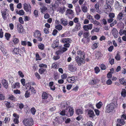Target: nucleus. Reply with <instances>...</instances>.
Returning a JSON list of instances; mask_svg holds the SVG:
<instances>
[{
  "label": "nucleus",
  "mask_w": 126,
  "mask_h": 126,
  "mask_svg": "<svg viewBox=\"0 0 126 126\" xmlns=\"http://www.w3.org/2000/svg\"><path fill=\"white\" fill-rule=\"evenodd\" d=\"M78 56L75 57V60L79 66L81 65L82 63H85V54L83 51L81 50H78L77 52Z\"/></svg>",
  "instance_id": "nucleus-1"
},
{
  "label": "nucleus",
  "mask_w": 126,
  "mask_h": 126,
  "mask_svg": "<svg viewBox=\"0 0 126 126\" xmlns=\"http://www.w3.org/2000/svg\"><path fill=\"white\" fill-rule=\"evenodd\" d=\"M66 105L65 104L64 105L63 104L64 107H66L65 110H63V116L66 115V116L70 117L72 116L74 113V109L72 107H70L68 105L67 102H66Z\"/></svg>",
  "instance_id": "nucleus-2"
},
{
  "label": "nucleus",
  "mask_w": 126,
  "mask_h": 126,
  "mask_svg": "<svg viewBox=\"0 0 126 126\" xmlns=\"http://www.w3.org/2000/svg\"><path fill=\"white\" fill-rule=\"evenodd\" d=\"M65 15L67 16L69 19H72L75 17L74 11L72 9L68 8L65 12Z\"/></svg>",
  "instance_id": "nucleus-3"
},
{
  "label": "nucleus",
  "mask_w": 126,
  "mask_h": 126,
  "mask_svg": "<svg viewBox=\"0 0 126 126\" xmlns=\"http://www.w3.org/2000/svg\"><path fill=\"white\" fill-rule=\"evenodd\" d=\"M23 123L25 126H31L33 124V120L31 118L25 119L23 121Z\"/></svg>",
  "instance_id": "nucleus-4"
},
{
  "label": "nucleus",
  "mask_w": 126,
  "mask_h": 126,
  "mask_svg": "<svg viewBox=\"0 0 126 126\" xmlns=\"http://www.w3.org/2000/svg\"><path fill=\"white\" fill-rule=\"evenodd\" d=\"M115 107V104L113 103H110L108 105L106 108V111L107 113H110L112 111Z\"/></svg>",
  "instance_id": "nucleus-5"
},
{
  "label": "nucleus",
  "mask_w": 126,
  "mask_h": 126,
  "mask_svg": "<svg viewBox=\"0 0 126 126\" xmlns=\"http://www.w3.org/2000/svg\"><path fill=\"white\" fill-rule=\"evenodd\" d=\"M76 64L74 63H71L68 66L69 70L71 71L74 72L76 71L77 68L76 67Z\"/></svg>",
  "instance_id": "nucleus-6"
},
{
  "label": "nucleus",
  "mask_w": 126,
  "mask_h": 126,
  "mask_svg": "<svg viewBox=\"0 0 126 126\" xmlns=\"http://www.w3.org/2000/svg\"><path fill=\"white\" fill-rule=\"evenodd\" d=\"M24 9L27 12H29L30 14L31 13V6L29 4H27L25 3L24 5Z\"/></svg>",
  "instance_id": "nucleus-7"
},
{
  "label": "nucleus",
  "mask_w": 126,
  "mask_h": 126,
  "mask_svg": "<svg viewBox=\"0 0 126 126\" xmlns=\"http://www.w3.org/2000/svg\"><path fill=\"white\" fill-rule=\"evenodd\" d=\"M71 39L69 38H63V46L66 47H69L70 46L69 43H70Z\"/></svg>",
  "instance_id": "nucleus-8"
},
{
  "label": "nucleus",
  "mask_w": 126,
  "mask_h": 126,
  "mask_svg": "<svg viewBox=\"0 0 126 126\" xmlns=\"http://www.w3.org/2000/svg\"><path fill=\"white\" fill-rule=\"evenodd\" d=\"M1 13L4 20H6L7 19V15L8 13V10L6 9H5L3 11H1Z\"/></svg>",
  "instance_id": "nucleus-9"
},
{
  "label": "nucleus",
  "mask_w": 126,
  "mask_h": 126,
  "mask_svg": "<svg viewBox=\"0 0 126 126\" xmlns=\"http://www.w3.org/2000/svg\"><path fill=\"white\" fill-rule=\"evenodd\" d=\"M76 77L74 76L68 77L67 78V80L69 82L71 83H74L76 81Z\"/></svg>",
  "instance_id": "nucleus-10"
},
{
  "label": "nucleus",
  "mask_w": 126,
  "mask_h": 126,
  "mask_svg": "<svg viewBox=\"0 0 126 126\" xmlns=\"http://www.w3.org/2000/svg\"><path fill=\"white\" fill-rule=\"evenodd\" d=\"M112 33L114 37L115 38H117L118 36V32L116 29L114 28L112 30Z\"/></svg>",
  "instance_id": "nucleus-11"
},
{
  "label": "nucleus",
  "mask_w": 126,
  "mask_h": 126,
  "mask_svg": "<svg viewBox=\"0 0 126 126\" xmlns=\"http://www.w3.org/2000/svg\"><path fill=\"white\" fill-rule=\"evenodd\" d=\"M124 15V14L122 12L119 13L117 16V20L120 21H121L123 20Z\"/></svg>",
  "instance_id": "nucleus-12"
},
{
  "label": "nucleus",
  "mask_w": 126,
  "mask_h": 126,
  "mask_svg": "<svg viewBox=\"0 0 126 126\" xmlns=\"http://www.w3.org/2000/svg\"><path fill=\"white\" fill-rule=\"evenodd\" d=\"M57 1H58V2H56L55 4H51V6L52 7V10H53V9H55L56 8L58 7L60 4H61V3L60 2V1H61L62 0H57Z\"/></svg>",
  "instance_id": "nucleus-13"
},
{
  "label": "nucleus",
  "mask_w": 126,
  "mask_h": 126,
  "mask_svg": "<svg viewBox=\"0 0 126 126\" xmlns=\"http://www.w3.org/2000/svg\"><path fill=\"white\" fill-rule=\"evenodd\" d=\"M81 24L80 23L76 24L74 28L73 29V32L78 31L80 30L81 27Z\"/></svg>",
  "instance_id": "nucleus-14"
},
{
  "label": "nucleus",
  "mask_w": 126,
  "mask_h": 126,
  "mask_svg": "<svg viewBox=\"0 0 126 126\" xmlns=\"http://www.w3.org/2000/svg\"><path fill=\"white\" fill-rule=\"evenodd\" d=\"M59 45V41L58 40H56L54 41L52 44L51 46L53 48H55L58 47Z\"/></svg>",
  "instance_id": "nucleus-15"
},
{
  "label": "nucleus",
  "mask_w": 126,
  "mask_h": 126,
  "mask_svg": "<svg viewBox=\"0 0 126 126\" xmlns=\"http://www.w3.org/2000/svg\"><path fill=\"white\" fill-rule=\"evenodd\" d=\"M58 48L59 49V50L56 52V54L57 55L60 54L62 53L63 52V47L62 48L61 46H59L58 47Z\"/></svg>",
  "instance_id": "nucleus-16"
},
{
  "label": "nucleus",
  "mask_w": 126,
  "mask_h": 126,
  "mask_svg": "<svg viewBox=\"0 0 126 126\" xmlns=\"http://www.w3.org/2000/svg\"><path fill=\"white\" fill-rule=\"evenodd\" d=\"M1 83L4 88L6 89L7 88L8 86V84L6 80L2 79V80Z\"/></svg>",
  "instance_id": "nucleus-17"
},
{
  "label": "nucleus",
  "mask_w": 126,
  "mask_h": 126,
  "mask_svg": "<svg viewBox=\"0 0 126 126\" xmlns=\"http://www.w3.org/2000/svg\"><path fill=\"white\" fill-rule=\"evenodd\" d=\"M114 2V0H106V3L107 5L109 6V8L110 10H111V7L110 6V5L112 4Z\"/></svg>",
  "instance_id": "nucleus-18"
},
{
  "label": "nucleus",
  "mask_w": 126,
  "mask_h": 126,
  "mask_svg": "<svg viewBox=\"0 0 126 126\" xmlns=\"http://www.w3.org/2000/svg\"><path fill=\"white\" fill-rule=\"evenodd\" d=\"M88 114L90 117L92 118L95 116L93 111L91 110H90L88 111Z\"/></svg>",
  "instance_id": "nucleus-19"
},
{
  "label": "nucleus",
  "mask_w": 126,
  "mask_h": 126,
  "mask_svg": "<svg viewBox=\"0 0 126 126\" xmlns=\"http://www.w3.org/2000/svg\"><path fill=\"white\" fill-rule=\"evenodd\" d=\"M17 29L19 33H22L23 30V26L21 24L17 25Z\"/></svg>",
  "instance_id": "nucleus-20"
},
{
  "label": "nucleus",
  "mask_w": 126,
  "mask_h": 126,
  "mask_svg": "<svg viewBox=\"0 0 126 126\" xmlns=\"http://www.w3.org/2000/svg\"><path fill=\"white\" fill-rule=\"evenodd\" d=\"M41 33L38 30H36L34 32V36L35 38L38 37L40 36Z\"/></svg>",
  "instance_id": "nucleus-21"
},
{
  "label": "nucleus",
  "mask_w": 126,
  "mask_h": 126,
  "mask_svg": "<svg viewBox=\"0 0 126 126\" xmlns=\"http://www.w3.org/2000/svg\"><path fill=\"white\" fill-rule=\"evenodd\" d=\"M119 33L120 36H122L123 34L126 36V30L121 29L119 31Z\"/></svg>",
  "instance_id": "nucleus-22"
},
{
  "label": "nucleus",
  "mask_w": 126,
  "mask_h": 126,
  "mask_svg": "<svg viewBox=\"0 0 126 126\" xmlns=\"http://www.w3.org/2000/svg\"><path fill=\"white\" fill-rule=\"evenodd\" d=\"M98 82V80L96 79H94L90 81L89 82V84H95Z\"/></svg>",
  "instance_id": "nucleus-23"
},
{
  "label": "nucleus",
  "mask_w": 126,
  "mask_h": 126,
  "mask_svg": "<svg viewBox=\"0 0 126 126\" xmlns=\"http://www.w3.org/2000/svg\"><path fill=\"white\" fill-rule=\"evenodd\" d=\"M48 96V94L47 93L45 92H44L42 95V98L44 99H46L47 98Z\"/></svg>",
  "instance_id": "nucleus-24"
},
{
  "label": "nucleus",
  "mask_w": 126,
  "mask_h": 126,
  "mask_svg": "<svg viewBox=\"0 0 126 126\" xmlns=\"http://www.w3.org/2000/svg\"><path fill=\"white\" fill-rule=\"evenodd\" d=\"M12 88H17L19 87V83H15V84H12Z\"/></svg>",
  "instance_id": "nucleus-25"
},
{
  "label": "nucleus",
  "mask_w": 126,
  "mask_h": 126,
  "mask_svg": "<svg viewBox=\"0 0 126 126\" xmlns=\"http://www.w3.org/2000/svg\"><path fill=\"white\" fill-rule=\"evenodd\" d=\"M121 96L123 97H126V90L125 89H123L122 90V92H121Z\"/></svg>",
  "instance_id": "nucleus-26"
},
{
  "label": "nucleus",
  "mask_w": 126,
  "mask_h": 126,
  "mask_svg": "<svg viewBox=\"0 0 126 126\" xmlns=\"http://www.w3.org/2000/svg\"><path fill=\"white\" fill-rule=\"evenodd\" d=\"M94 7L96 10V11L98 13H99V11H98L99 8V2H97L95 5Z\"/></svg>",
  "instance_id": "nucleus-27"
},
{
  "label": "nucleus",
  "mask_w": 126,
  "mask_h": 126,
  "mask_svg": "<svg viewBox=\"0 0 126 126\" xmlns=\"http://www.w3.org/2000/svg\"><path fill=\"white\" fill-rule=\"evenodd\" d=\"M75 10L77 14L79 15L81 11L80 7L79 6H76Z\"/></svg>",
  "instance_id": "nucleus-28"
},
{
  "label": "nucleus",
  "mask_w": 126,
  "mask_h": 126,
  "mask_svg": "<svg viewBox=\"0 0 126 126\" xmlns=\"http://www.w3.org/2000/svg\"><path fill=\"white\" fill-rule=\"evenodd\" d=\"M87 18L88 19H89L91 22L94 19L92 16L89 14H88L87 15Z\"/></svg>",
  "instance_id": "nucleus-29"
},
{
  "label": "nucleus",
  "mask_w": 126,
  "mask_h": 126,
  "mask_svg": "<svg viewBox=\"0 0 126 126\" xmlns=\"http://www.w3.org/2000/svg\"><path fill=\"white\" fill-rule=\"evenodd\" d=\"M13 42L14 43H12V46H14L15 44H18L19 42V40L17 38H14L13 39Z\"/></svg>",
  "instance_id": "nucleus-30"
},
{
  "label": "nucleus",
  "mask_w": 126,
  "mask_h": 126,
  "mask_svg": "<svg viewBox=\"0 0 126 126\" xmlns=\"http://www.w3.org/2000/svg\"><path fill=\"white\" fill-rule=\"evenodd\" d=\"M38 48L40 49L43 50L44 49V46L43 44L40 43L38 45Z\"/></svg>",
  "instance_id": "nucleus-31"
},
{
  "label": "nucleus",
  "mask_w": 126,
  "mask_h": 126,
  "mask_svg": "<svg viewBox=\"0 0 126 126\" xmlns=\"http://www.w3.org/2000/svg\"><path fill=\"white\" fill-rule=\"evenodd\" d=\"M20 50H21L20 49H19L18 48H14V50H13V52L16 54H19V51Z\"/></svg>",
  "instance_id": "nucleus-32"
},
{
  "label": "nucleus",
  "mask_w": 126,
  "mask_h": 126,
  "mask_svg": "<svg viewBox=\"0 0 126 126\" xmlns=\"http://www.w3.org/2000/svg\"><path fill=\"white\" fill-rule=\"evenodd\" d=\"M8 98L10 100H11L15 101L16 98L13 95L11 94L9 95V96Z\"/></svg>",
  "instance_id": "nucleus-33"
},
{
  "label": "nucleus",
  "mask_w": 126,
  "mask_h": 126,
  "mask_svg": "<svg viewBox=\"0 0 126 126\" xmlns=\"http://www.w3.org/2000/svg\"><path fill=\"white\" fill-rule=\"evenodd\" d=\"M31 90V91L33 93L35 94L36 93L35 90L34 88L32 87L31 86H30V87L29 88L28 90Z\"/></svg>",
  "instance_id": "nucleus-34"
},
{
  "label": "nucleus",
  "mask_w": 126,
  "mask_h": 126,
  "mask_svg": "<svg viewBox=\"0 0 126 126\" xmlns=\"http://www.w3.org/2000/svg\"><path fill=\"white\" fill-rule=\"evenodd\" d=\"M115 6L116 9H118L120 8V5L118 1H116Z\"/></svg>",
  "instance_id": "nucleus-35"
},
{
  "label": "nucleus",
  "mask_w": 126,
  "mask_h": 126,
  "mask_svg": "<svg viewBox=\"0 0 126 126\" xmlns=\"http://www.w3.org/2000/svg\"><path fill=\"white\" fill-rule=\"evenodd\" d=\"M5 105L8 108L12 107L10 105V103L8 101L5 102Z\"/></svg>",
  "instance_id": "nucleus-36"
},
{
  "label": "nucleus",
  "mask_w": 126,
  "mask_h": 126,
  "mask_svg": "<svg viewBox=\"0 0 126 126\" xmlns=\"http://www.w3.org/2000/svg\"><path fill=\"white\" fill-rule=\"evenodd\" d=\"M46 70V69L42 68H40L39 69V72L40 74H42L44 73Z\"/></svg>",
  "instance_id": "nucleus-37"
},
{
  "label": "nucleus",
  "mask_w": 126,
  "mask_h": 126,
  "mask_svg": "<svg viewBox=\"0 0 126 126\" xmlns=\"http://www.w3.org/2000/svg\"><path fill=\"white\" fill-rule=\"evenodd\" d=\"M91 22L96 26L99 25L100 24V23L99 22L96 20H94V19Z\"/></svg>",
  "instance_id": "nucleus-38"
},
{
  "label": "nucleus",
  "mask_w": 126,
  "mask_h": 126,
  "mask_svg": "<svg viewBox=\"0 0 126 126\" xmlns=\"http://www.w3.org/2000/svg\"><path fill=\"white\" fill-rule=\"evenodd\" d=\"M55 28L58 30H61L62 28V26L60 24L57 25L55 26Z\"/></svg>",
  "instance_id": "nucleus-39"
},
{
  "label": "nucleus",
  "mask_w": 126,
  "mask_h": 126,
  "mask_svg": "<svg viewBox=\"0 0 126 126\" xmlns=\"http://www.w3.org/2000/svg\"><path fill=\"white\" fill-rule=\"evenodd\" d=\"M5 36L7 40H9L11 36V34L8 33H6L5 34Z\"/></svg>",
  "instance_id": "nucleus-40"
},
{
  "label": "nucleus",
  "mask_w": 126,
  "mask_h": 126,
  "mask_svg": "<svg viewBox=\"0 0 126 126\" xmlns=\"http://www.w3.org/2000/svg\"><path fill=\"white\" fill-rule=\"evenodd\" d=\"M117 121L119 123L122 125H124L125 123V122L123 119H118Z\"/></svg>",
  "instance_id": "nucleus-41"
},
{
  "label": "nucleus",
  "mask_w": 126,
  "mask_h": 126,
  "mask_svg": "<svg viewBox=\"0 0 126 126\" xmlns=\"http://www.w3.org/2000/svg\"><path fill=\"white\" fill-rule=\"evenodd\" d=\"M5 98V97L4 95L1 92H0V100H3Z\"/></svg>",
  "instance_id": "nucleus-42"
},
{
  "label": "nucleus",
  "mask_w": 126,
  "mask_h": 126,
  "mask_svg": "<svg viewBox=\"0 0 126 126\" xmlns=\"http://www.w3.org/2000/svg\"><path fill=\"white\" fill-rule=\"evenodd\" d=\"M76 113L78 115L81 114L83 113L82 111L80 109H78L77 110Z\"/></svg>",
  "instance_id": "nucleus-43"
},
{
  "label": "nucleus",
  "mask_w": 126,
  "mask_h": 126,
  "mask_svg": "<svg viewBox=\"0 0 126 126\" xmlns=\"http://www.w3.org/2000/svg\"><path fill=\"white\" fill-rule=\"evenodd\" d=\"M92 123L91 121H88L87 122L86 124H84V126H93Z\"/></svg>",
  "instance_id": "nucleus-44"
},
{
  "label": "nucleus",
  "mask_w": 126,
  "mask_h": 126,
  "mask_svg": "<svg viewBox=\"0 0 126 126\" xmlns=\"http://www.w3.org/2000/svg\"><path fill=\"white\" fill-rule=\"evenodd\" d=\"M109 16L110 17V18H113L115 17V14L113 13H110L109 14Z\"/></svg>",
  "instance_id": "nucleus-45"
},
{
  "label": "nucleus",
  "mask_w": 126,
  "mask_h": 126,
  "mask_svg": "<svg viewBox=\"0 0 126 126\" xmlns=\"http://www.w3.org/2000/svg\"><path fill=\"white\" fill-rule=\"evenodd\" d=\"M101 53L99 52H98L96 53L95 55L96 56V58L98 59L100 57Z\"/></svg>",
  "instance_id": "nucleus-46"
},
{
  "label": "nucleus",
  "mask_w": 126,
  "mask_h": 126,
  "mask_svg": "<svg viewBox=\"0 0 126 126\" xmlns=\"http://www.w3.org/2000/svg\"><path fill=\"white\" fill-rule=\"evenodd\" d=\"M102 103L100 102L96 105V107L98 109H100L102 106Z\"/></svg>",
  "instance_id": "nucleus-47"
},
{
  "label": "nucleus",
  "mask_w": 126,
  "mask_h": 126,
  "mask_svg": "<svg viewBox=\"0 0 126 126\" xmlns=\"http://www.w3.org/2000/svg\"><path fill=\"white\" fill-rule=\"evenodd\" d=\"M82 9L83 12L84 13L86 12L87 11V7L85 6H83L82 7Z\"/></svg>",
  "instance_id": "nucleus-48"
},
{
  "label": "nucleus",
  "mask_w": 126,
  "mask_h": 126,
  "mask_svg": "<svg viewBox=\"0 0 126 126\" xmlns=\"http://www.w3.org/2000/svg\"><path fill=\"white\" fill-rule=\"evenodd\" d=\"M33 13L36 17H37L38 16V11L37 10H35L34 11Z\"/></svg>",
  "instance_id": "nucleus-49"
},
{
  "label": "nucleus",
  "mask_w": 126,
  "mask_h": 126,
  "mask_svg": "<svg viewBox=\"0 0 126 126\" xmlns=\"http://www.w3.org/2000/svg\"><path fill=\"white\" fill-rule=\"evenodd\" d=\"M24 14V11L23 10H20L19 11V12L17 13L20 16L23 15Z\"/></svg>",
  "instance_id": "nucleus-50"
},
{
  "label": "nucleus",
  "mask_w": 126,
  "mask_h": 126,
  "mask_svg": "<svg viewBox=\"0 0 126 126\" xmlns=\"http://www.w3.org/2000/svg\"><path fill=\"white\" fill-rule=\"evenodd\" d=\"M30 95V92L28 91H26L25 94V96L26 98L29 97Z\"/></svg>",
  "instance_id": "nucleus-51"
},
{
  "label": "nucleus",
  "mask_w": 126,
  "mask_h": 126,
  "mask_svg": "<svg viewBox=\"0 0 126 126\" xmlns=\"http://www.w3.org/2000/svg\"><path fill=\"white\" fill-rule=\"evenodd\" d=\"M31 113L33 115H34L36 112V110L34 108H32L31 109Z\"/></svg>",
  "instance_id": "nucleus-52"
},
{
  "label": "nucleus",
  "mask_w": 126,
  "mask_h": 126,
  "mask_svg": "<svg viewBox=\"0 0 126 126\" xmlns=\"http://www.w3.org/2000/svg\"><path fill=\"white\" fill-rule=\"evenodd\" d=\"M100 16L98 14H96L94 16V18L97 20H99L100 19Z\"/></svg>",
  "instance_id": "nucleus-53"
},
{
  "label": "nucleus",
  "mask_w": 126,
  "mask_h": 126,
  "mask_svg": "<svg viewBox=\"0 0 126 126\" xmlns=\"http://www.w3.org/2000/svg\"><path fill=\"white\" fill-rule=\"evenodd\" d=\"M79 19L77 17H75L74 19H73V22H74L75 23H79L78 22H79Z\"/></svg>",
  "instance_id": "nucleus-54"
},
{
  "label": "nucleus",
  "mask_w": 126,
  "mask_h": 126,
  "mask_svg": "<svg viewBox=\"0 0 126 126\" xmlns=\"http://www.w3.org/2000/svg\"><path fill=\"white\" fill-rule=\"evenodd\" d=\"M92 48L93 49H95L98 47L97 43H95L92 46Z\"/></svg>",
  "instance_id": "nucleus-55"
},
{
  "label": "nucleus",
  "mask_w": 126,
  "mask_h": 126,
  "mask_svg": "<svg viewBox=\"0 0 126 126\" xmlns=\"http://www.w3.org/2000/svg\"><path fill=\"white\" fill-rule=\"evenodd\" d=\"M89 32H86L83 34V36L84 38H87L89 36Z\"/></svg>",
  "instance_id": "nucleus-56"
},
{
  "label": "nucleus",
  "mask_w": 126,
  "mask_h": 126,
  "mask_svg": "<svg viewBox=\"0 0 126 126\" xmlns=\"http://www.w3.org/2000/svg\"><path fill=\"white\" fill-rule=\"evenodd\" d=\"M36 61L38 60H41V59L40 58V57L39 56V55L38 53H37L36 54Z\"/></svg>",
  "instance_id": "nucleus-57"
},
{
  "label": "nucleus",
  "mask_w": 126,
  "mask_h": 126,
  "mask_svg": "<svg viewBox=\"0 0 126 126\" xmlns=\"http://www.w3.org/2000/svg\"><path fill=\"white\" fill-rule=\"evenodd\" d=\"M44 33L46 34H48L49 32V29L45 28L44 30Z\"/></svg>",
  "instance_id": "nucleus-58"
},
{
  "label": "nucleus",
  "mask_w": 126,
  "mask_h": 126,
  "mask_svg": "<svg viewBox=\"0 0 126 126\" xmlns=\"http://www.w3.org/2000/svg\"><path fill=\"white\" fill-rule=\"evenodd\" d=\"M62 79L58 80V82L59 84H61L63 83V75H61Z\"/></svg>",
  "instance_id": "nucleus-59"
},
{
  "label": "nucleus",
  "mask_w": 126,
  "mask_h": 126,
  "mask_svg": "<svg viewBox=\"0 0 126 126\" xmlns=\"http://www.w3.org/2000/svg\"><path fill=\"white\" fill-rule=\"evenodd\" d=\"M113 46H111L108 48V50L110 52H111L113 49Z\"/></svg>",
  "instance_id": "nucleus-60"
},
{
  "label": "nucleus",
  "mask_w": 126,
  "mask_h": 126,
  "mask_svg": "<svg viewBox=\"0 0 126 126\" xmlns=\"http://www.w3.org/2000/svg\"><path fill=\"white\" fill-rule=\"evenodd\" d=\"M18 75L20 76V77L22 78H23L24 75L23 74L22 72L21 71H19L18 72Z\"/></svg>",
  "instance_id": "nucleus-61"
},
{
  "label": "nucleus",
  "mask_w": 126,
  "mask_h": 126,
  "mask_svg": "<svg viewBox=\"0 0 126 126\" xmlns=\"http://www.w3.org/2000/svg\"><path fill=\"white\" fill-rule=\"evenodd\" d=\"M94 70L95 73H98L100 71V69L98 67H96L94 69Z\"/></svg>",
  "instance_id": "nucleus-62"
},
{
  "label": "nucleus",
  "mask_w": 126,
  "mask_h": 126,
  "mask_svg": "<svg viewBox=\"0 0 126 126\" xmlns=\"http://www.w3.org/2000/svg\"><path fill=\"white\" fill-rule=\"evenodd\" d=\"M115 58L117 60H120V57L119 55L118 54H117L115 57Z\"/></svg>",
  "instance_id": "nucleus-63"
},
{
  "label": "nucleus",
  "mask_w": 126,
  "mask_h": 126,
  "mask_svg": "<svg viewBox=\"0 0 126 126\" xmlns=\"http://www.w3.org/2000/svg\"><path fill=\"white\" fill-rule=\"evenodd\" d=\"M21 83L23 86H25V80L24 79H22L21 80Z\"/></svg>",
  "instance_id": "nucleus-64"
}]
</instances>
